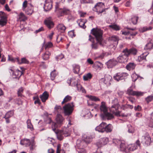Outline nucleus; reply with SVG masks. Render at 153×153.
Listing matches in <instances>:
<instances>
[{
	"label": "nucleus",
	"instance_id": "obj_38",
	"mask_svg": "<svg viewBox=\"0 0 153 153\" xmlns=\"http://www.w3.org/2000/svg\"><path fill=\"white\" fill-rule=\"evenodd\" d=\"M113 127L111 124H109L107 125H105V131L106 132H111L113 129Z\"/></svg>",
	"mask_w": 153,
	"mask_h": 153
},
{
	"label": "nucleus",
	"instance_id": "obj_61",
	"mask_svg": "<svg viewBox=\"0 0 153 153\" xmlns=\"http://www.w3.org/2000/svg\"><path fill=\"white\" fill-rule=\"evenodd\" d=\"M81 2L82 3H91L93 2L92 0H81Z\"/></svg>",
	"mask_w": 153,
	"mask_h": 153
},
{
	"label": "nucleus",
	"instance_id": "obj_23",
	"mask_svg": "<svg viewBox=\"0 0 153 153\" xmlns=\"http://www.w3.org/2000/svg\"><path fill=\"white\" fill-rule=\"evenodd\" d=\"M137 147L135 144H131L128 146L127 153L133 151L137 149Z\"/></svg>",
	"mask_w": 153,
	"mask_h": 153
},
{
	"label": "nucleus",
	"instance_id": "obj_48",
	"mask_svg": "<svg viewBox=\"0 0 153 153\" xmlns=\"http://www.w3.org/2000/svg\"><path fill=\"white\" fill-rule=\"evenodd\" d=\"M58 17L62 16H64L63 9H59L57 11Z\"/></svg>",
	"mask_w": 153,
	"mask_h": 153
},
{
	"label": "nucleus",
	"instance_id": "obj_59",
	"mask_svg": "<svg viewBox=\"0 0 153 153\" xmlns=\"http://www.w3.org/2000/svg\"><path fill=\"white\" fill-rule=\"evenodd\" d=\"M34 100L36 99L34 101V103L36 104H39L40 103V101L39 100V99L38 96L34 97H33Z\"/></svg>",
	"mask_w": 153,
	"mask_h": 153
},
{
	"label": "nucleus",
	"instance_id": "obj_11",
	"mask_svg": "<svg viewBox=\"0 0 153 153\" xmlns=\"http://www.w3.org/2000/svg\"><path fill=\"white\" fill-rule=\"evenodd\" d=\"M123 50L128 57L130 55H136L137 53V50L134 48H132L129 49L126 48Z\"/></svg>",
	"mask_w": 153,
	"mask_h": 153
},
{
	"label": "nucleus",
	"instance_id": "obj_22",
	"mask_svg": "<svg viewBox=\"0 0 153 153\" xmlns=\"http://www.w3.org/2000/svg\"><path fill=\"white\" fill-rule=\"evenodd\" d=\"M117 63V61L114 59H110L106 63L108 68H111L115 66Z\"/></svg>",
	"mask_w": 153,
	"mask_h": 153
},
{
	"label": "nucleus",
	"instance_id": "obj_32",
	"mask_svg": "<svg viewBox=\"0 0 153 153\" xmlns=\"http://www.w3.org/2000/svg\"><path fill=\"white\" fill-rule=\"evenodd\" d=\"M148 53H144L140 56H138L137 60L139 62H140L143 60H146V57Z\"/></svg>",
	"mask_w": 153,
	"mask_h": 153
},
{
	"label": "nucleus",
	"instance_id": "obj_43",
	"mask_svg": "<svg viewBox=\"0 0 153 153\" xmlns=\"http://www.w3.org/2000/svg\"><path fill=\"white\" fill-rule=\"evenodd\" d=\"M78 91H81L82 93L86 94V91L84 88L80 85H78V87L77 88Z\"/></svg>",
	"mask_w": 153,
	"mask_h": 153
},
{
	"label": "nucleus",
	"instance_id": "obj_1",
	"mask_svg": "<svg viewBox=\"0 0 153 153\" xmlns=\"http://www.w3.org/2000/svg\"><path fill=\"white\" fill-rule=\"evenodd\" d=\"M91 33L95 36L97 42L94 40V38L90 35H89L88 40L91 42V46L92 48L97 49L98 48V43H101L102 41V31L100 29L93 28L91 30Z\"/></svg>",
	"mask_w": 153,
	"mask_h": 153
},
{
	"label": "nucleus",
	"instance_id": "obj_42",
	"mask_svg": "<svg viewBox=\"0 0 153 153\" xmlns=\"http://www.w3.org/2000/svg\"><path fill=\"white\" fill-rule=\"evenodd\" d=\"M14 114V111H8L5 114L4 116L5 117L10 118L13 116Z\"/></svg>",
	"mask_w": 153,
	"mask_h": 153
},
{
	"label": "nucleus",
	"instance_id": "obj_62",
	"mask_svg": "<svg viewBox=\"0 0 153 153\" xmlns=\"http://www.w3.org/2000/svg\"><path fill=\"white\" fill-rule=\"evenodd\" d=\"M27 1L26 0H25L23 3L22 9L23 10L26 8L27 7Z\"/></svg>",
	"mask_w": 153,
	"mask_h": 153
},
{
	"label": "nucleus",
	"instance_id": "obj_55",
	"mask_svg": "<svg viewBox=\"0 0 153 153\" xmlns=\"http://www.w3.org/2000/svg\"><path fill=\"white\" fill-rule=\"evenodd\" d=\"M89 97L92 100L94 101H99L100 99L96 97V96H87Z\"/></svg>",
	"mask_w": 153,
	"mask_h": 153
},
{
	"label": "nucleus",
	"instance_id": "obj_47",
	"mask_svg": "<svg viewBox=\"0 0 153 153\" xmlns=\"http://www.w3.org/2000/svg\"><path fill=\"white\" fill-rule=\"evenodd\" d=\"M54 110L55 112L58 113H60L62 109L60 106L56 105L54 108Z\"/></svg>",
	"mask_w": 153,
	"mask_h": 153
},
{
	"label": "nucleus",
	"instance_id": "obj_29",
	"mask_svg": "<svg viewBox=\"0 0 153 153\" xmlns=\"http://www.w3.org/2000/svg\"><path fill=\"white\" fill-rule=\"evenodd\" d=\"M51 53L49 51H46L42 55V58L43 60H46L48 59Z\"/></svg>",
	"mask_w": 153,
	"mask_h": 153
},
{
	"label": "nucleus",
	"instance_id": "obj_30",
	"mask_svg": "<svg viewBox=\"0 0 153 153\" xmlns=\"http://www.w3.org/2000/svg\"><path fill=\"white\" fill-rule=\"evenodd\" d=\"M59 31L61 33H64L66 29V27L62 23L59 24L57 27Z\"/></svg>",
	"mask_w": 153,
	"mask_h": 153
},
{
	"label": "nucleus",
	"instance_id": "obj_20",
	"mask_svg": "<svg viewBox=\"0 0 153 153\" xmlns=\"http://www.w3.org/2000/svg\"><path fill=\"white\" fill-rule=\"evenodd\" d=\"M106 124L105 123L102 122L95 128V130L99 132H104L105 131V125Z\"/></svg>",
	"mask_w": 153,
	"mask_h": 153
},
{
	"label": "nucleus",
	"instance_id": "obj_2",
	"mask_svg": "<svg viewBox=\"0 0 153 153\" xmlns=\"http://www.w3.org/2000/svg\"><path fill=\"white\" fill-rule=\"evenodd\" d=\"M108 9V8H105V4L104 3L99 2L97 3L93 8V10L97 12L98 15H99L104 12H105L106 10Z\"/></svg>",
	"mask_w": 153,
	"mask_h": 153
},
{
	"label": "nucleus",
	"instance_id": "obj_37",
	"mask_svg": "<svg viewBox=\"0 0 153 153\" xmlns=\"http://www.w3.org/2000/svg\"><path fill=\"white\" fill-rule=\"evenodd\" d=\"M100 110L101 111L103 112V114H104L107 112V108L105 105V104L103 102H102V105L100 107Z\"/></svg>",
	"mask_w": 153,
	"mask_h": 153
},
{
	"label": "nucleus",
	"instance_id": "obj_14",
	"mask_svg": "<svg viewBox=\"0 0 153 153\" xmlns=\"http://www.w3.org/2000/svg\"><path fill=\"white\" fill-rule=\"evenodd\" d=\"M109 40L111 43L113 44L114 48L115 49L118 44V38L116 36H113L109 38Z\"/></svg>",
	"mask_w": 153,
	"mask_h": 153
},
{
	"label": "nucleus",
	"instance_id": "obj_21",
	"mask_svg": "<svg viewBox=\"0 0 153 153\" xmlns=\"http://www.w3.org/2000/svg\"><path fill=\"white\" fill-rule=\"evenodd\" d=\"M27 17L22 12L20 13L18 15L17 21L20 22H25L27 20Z\"/></svg>",
	"mask_w": 153,
	"mask_h": 153
},
{
	"label": "nucleus",
	"instance_id": "obj_40",
	"mask_svg": "<svg viewBox=\"0 0 153 153\" xmlns=\"http://www.w3.org/2000/svg\"><path fill=\"white\" fill-rule=\"evenodd\" d=\"M131 78L133 82H135L137 79L142 78V77L137 75L136 73H134L131 75Z\"/></svg>",
	"mask_w": 153,
	"mask_h": 153
},
{
	"label": "nucleus",
	"instance_id": "obj_27",
	"mask_svg": "<svg viewBox=\"0 0 153 153\" xmlns=\"http://www.w3.org/2000/svg\"><path fill=\"white\" fill-rule=\"evenodd\" d=\"M20 143L22 145H25L26 146H28L30 145V142L29 139H24L21 140Z\"/></svg>",
	"mask_w": 153,
	"mask_h": 153
},
{
	"label": "nucleus",
	"instance_id": "obj_16",
	"mask_svg": "<svg viewBox=\"0 0 153 153\" xmlns=\"http://www.w3.org/2000/svg\"><path fill=\"white\" fill-rule=\"evenodd\" d=\"M52 7V3L51 0H46L44 6V8L45 11L50 10Z\"/></svg>",
	"mask_w": 153,
	"mask_h": 153
},
{
	"label": "nucleus",
	"instance_id": "obj_25",
	"mask_svg": "<svg viewBox=\"0 0 153 153\" xmlns=\"http://www.w3.org/2000/svg\"><path fill=\"white\" fill-rule=\"evenodd\" d=\"M56 134L58 139L62 140L63 139L64 135L62 134V130H57L55 132Z\"/></svg>",
	"mask_w": 153,
	"mask_h": 153
},
{
	"label": "nucleus",
	"instance_id": "obj_31",
	"mask_svg": "<svg viewBox=\"0 0 153 153\" xmlns=\"http://www.w3.org/2000/svg\"><path fill=\"white\" fill-rule=\"evenodd\" d=\"M17 61L18 62L19 64H29V61L27 59L25 58L24 57L22 58L21 60H20L18 58H16Z\"/></svg>",
	"mask_w": 153,
	"mask_h": 153
},
{
	"label": "nucleus",
	"instance_id": "obj_18",
	"mask_svg": "<svg viewBox=\"0 0 153 153\" xmlns=\"http://www.w3.org/2000/svg\"><path fill=\"white\" fill-rule=\"evenodd\" d=\"M93 138L90 134H84L83 136V141L87 144H90L92 141Z\"/></svg>",
	"mask_w": 153,
	"mask_h": 153
},
{
	"label": "nucleus",
	"instance_id": "obj_33",
	"mask_svg": "<svg viewBox=\"0 0 153 153\" xmlns=\"http://www.w3.org/2000/svg\"><path fill=\"white\" fill-rule=\"evenodd\" d=\"M22 74L21 71L18 69L16 70L13 73V75L15 76L14 77L15 78H20Z\"/></svg>",
	"mask_w": 153,
	"mask_h": 153
},
{
	"label": "nucleus",
	"instance_id": "obj_28",
	"mask_svg": "<svg viewBox=\"0 0 153 153\" xmlns=\"http://www.w3.org/2000/svg\"><path fill=\"white\" fill-rule=\"evenodd\" d=\"M58 74V71L56 69H54L51 72L50 76L51 79L52 80H54Z\"/></svg>",
	"mask_w": 153,
	"mask_h": 153
},
{
	"label": "nucleus",
	"instance_id": "obj_63",
	"mask_svg": "<svg viewBox=\"0 0 153 153\" xmlns=\"http://www.w3.org/2000/svg\"><path fill=\"white\" fill-rule=\"evenodd\" d=\"M48 96H40V98L42 102H44L48 98Z\"/></svg>",
	"mask_w": 153,
	"mask_h": 153
},
{
	"label": "nucleus",
	"instance_id": "obj_8",
	"mask_svg": "<svg viewBox=\"0 0 153 153\" xmlns=\"http://www.w3.org/2000/svg\"><path fill=\"white\" fill-rule=\"evenodd\" d=\"M144 94V92L133 91L131 87L128 89L126 92L127 94L132 96H141L143 95Z\"/></svg>",
	"mask_w": 153,
	"mask_h": 153
},
{
	"label": "nucleus",
	"instance_id": "obj_58",
	"mask_svg": "<svg viewBox=\"0 0 153 153\" xmlns=\"http://www.w3.org/2000/svg\"><path fill=\"white\" fill-rule=\"evenodd\" d=\"M8 60L11 61L12 62H15L16 61H17L16 58L14 59L12 56L9 55H8Z\"/></svg>",
	"mask_w": 153,
	"mask_h": 153
},
{
	"label": "nucleus",
	"instance_id": "obj_57",
	"mask_svg": "<svg viewBox=\"0 0 153 153\" xmlns=\"http://www.w3.org/2000/svg\"><path fill=\"white\" fill-rule=\"evenodd\" d=\"M68 34L72 38L76 36V35L75 34L74 30H72L69 32Z\"/></svg>",
	"mask_w": 153,
	"mask_h": 153
},
{
	"label": "nucleus",
	"instance_id": "obj_52",
	"mask_svg": "<svg viewBox=\"0 0 153 153\" xmlns=\"http://www.w3.org/2000/svg\"><path fill=\"white\" fill-rule=\"evenodd\" d=\"M24 89L22 87L19 88L17 91L18 96H22L23 93Z\"/></svg>",
	"mask_w": 153,
	"mask_h": 153
},
{
	"label": "nucleus",
	"instance_id": "obj_51",
	"mask_svg": "<svg viewBox=\"0 0 153 153\" xmlns=\"http://www.w3.org/2000/svg\"><path fill=\"white\" fill-rule=\"evenodd\" d=\"M71 99V96H66L62 102V103L63 104L64 103L67 102L70 100Z\"/></svg>",
	"mask_w": 153,
	"mask_h": 153
},
{
	"label": "nucleus",
	"instance_id": "obj_46",
	"mask_svg": "<svg viewBox=\"0 0 153 153\" xmlns=\"http://www.w3.org/2000/svg\"><path fill=\"white\" fill-rule=\"evenodd\" d=\"M102 115L103 117H107L108 119H111L114 117V116L112 114L107 112L104 115L103 114Z\"/></svg>",
	"mask_w": 153,
	"mask_h": 153
},
{
	"label": "nucleus",
	"instance_id": "obj_41",
	"mask_svg": "<svg viewBox=\"0 0 153 153\" xmlns=\"http://www.w3.org/2000/svg\"><path fill=\"white\" fill-rule=\"evenodd\" d=\"M92 76V75L90 73H88L83 76V79L85 81L91 79Z\"/></svg>",
	"mask_w": 153,
	"mask_h": 153
},
{
	"label": "nucleus",
	"instance_id": "obj_19",
	"mask_svg": "<svg viewBox=\"0 0 153 153\" xmlns=\"http://www.w3.org/2000/svg\"><path fill=\"white\" fill-rule=\"evenodd\" d=\"M53 47V43L51 42H48L46 43L45 42H44L42 47L41 48V51H42L43 48L46 51H49V49L52 48Z\"/></svg>",
	"mask_w": 153,
	"mask_h": 153
},
{
	"label": "nucleus",
	"instance_id": "obj_13",
	"mask_svg": "<svg viewBox=\"0 0 153 153\" xmlns=\"http://www.w3.org/2000/svg\"><path fill=\"white\" fill-rule=\"evenodd\" d=\"M109 141L108 138L104 137L101 138L96 143V145L98 148L101 147L102 146L105 145Z\"/></svg>",
	"mask_w": 153,
	"mask_h": 153
},
{
	"label": "nucleus",
	"instance_id": "obj_6",
	"mask_svg": "<svg viewBox=\"0 0 153 153\" xmlns=\"http://www.w3.org/2000/svg\"><path fill=\"white\" fill-rule=\"evenodd\" d=\"M113 142L117 145L118 144L120 143V151L127 152L128 145L126 144L124 142H121L120 140H114Z\"/></svg>",
	"mask_w": 153,
	"mask_h": 153
},
{
	"label": "nucleus",
	"instance_id": "obj_50",
	"mask_svg": "<svg viewBox=\"0 0 153 153\" xmlns=\"http://www.w3.org/2000/svg\"><path fill=\"white\" fill-rule=\"evenodd\" d=\"M27 126L28 128H30L31 131L33 130V127L32 125L30 122L29 120H27Z\"/></svg>",
	"mask_w": 153,
	"mask_h": 153
},
{
	"label": "nucleus",
	"instance_id": "obj_7",
	"mask_svg": "<svg viewBox=\"0 0 153 153\" xmlns=\"http://www.w3.org/2000/svg\"><path fill=\"white\" fill-rule=\"evenodd\" d=\"M122 53L123 54H121L117 57V62H118L120 63H124L127 61L128 59V57L124 50L123 51Z\"/></svg>",
	"mask_w": 153,
	"mask_h": 153
},
{
	"label": "nucleus",
	"instance_id": "obj_54",
	"mask_svg": "<svg viewBox=\"0 0 153 153\" xmlns=\"http://www.w3.org/2000/svg\"><path fill=\"white\" fill-rule=\"evenodd\" d=\"M64 15H69L70 14V10L69 9L66 8H63Z\"/></svg>",
	"mask_w": 153,
	"mask_h": 153
},
{
	"label": "nucleus",
	"instance_id": "obj_4",
	"mask_svg": "<svg viewBox=\"0 0 153 153\" xmlns=\"http://www.w3.org/2000/svg\"><path fill=\"white\" fill-rule=\"evenodd\" d=\"M73 107L74 105L70 103H68L64 106L63 109L65 115L66 116L70 115L74 110Z\"/></svg>",
	"mask_w": 153,
	"mask_h": 153
},
{
	"label": "nucleus",
	"instance_id": "obj_12",
	"mask_svg": "<svg viewBox=\"0 0 153 153\" xmlns=\"http://www.w3.org/2000/svg\"><path fill=\"white\" fill-rule=\"evenodd\" d=\"M151 139L149 135L146 133L142 137L141 143L144 145H149L151 143Z\"/></svg>",
	"mask_w": 153,
	"mask_h": 153
},
{
	"label": "nucleus",
	"instance_id": "obj_3",
	"mask_svg": "<svg viewBox=\"0 0 153 153\" xmlns=\"http://www.w3.org/2000/svg\"><path fill=\"white\" fill-rule=\"evenodd\" d=\"M119 107V105L118 103L112 105L110 108V110L115 115L118 117L122 116L126 117L130 115L129 114H121L120 112L117 111Z\"/></svg>",
	"mask_w": 153,
	"mask_h": 153
},
{
	"label": "nucleus",
	"instance_id": "obj_56",
	"mask_svg": "<svg viewBox=\"0 0 153 153\" xmlns=\"http://www.w3.org/2000/svg\"><path fill=\"white\" fill-rule=\"evenodd\" d=\"M0 19L7 18L6 14L4 12L0 11Z\"/></svg>",
	"mask_w": 153,
	"mask_h": 153
},
{
	"label": "nucleus",
	"instance_id": "obj_39",
	"mask_svg": "<svg viewBox=\"0 0 153 153\" xmlns=\"http://www.w3.org/2000/svg\"><path fill=\"white\" fill-rule=\"evenodd\" d=\"M7 18L0 19V26L3 27L6 25L7 23Z\"/></svg>",
	"mask_w": 153,
	"mask_h": 153
},
{
	"label": "nucleus",
	"instance_id": "obj_49",
	"mask_svg": "<svg viewBox=\"0 0 153 153\" xmlns=\"http://www.w3.org/2000/svg\"><path fill=\"white\" fill-rule=\"evenodd\" d=\"M153 47V44L151 42L147 43L145 46L144 49L146 50L152 49Z\"/></svg>",
	"mask_w": 153,
	"mask_h": 153
},
{
	"label": "nucleus",
	"instance_id": "obj_9",
	"mask_svg": "<svg viewBox=\"0 0 153 153\" xmlns=\"http://www.w3.org/2000/svg\"><path fill=\"white\" fill-rule=\"evenodd\" d=\"M101 80L102 82H103L105 84L108 86H110L111 85L113 80L112 76L108 74L105 75L104 78L101 79Z\"/></svg>",
	"mask_w": 153,
	"mask_h": 153
},
{
	"label": "nucleus",
	"instance_id": "obj_17",
	"mask_svg": "<svg viewBox=\"0 0 153 153\" xmlns=\"http://www.w3.org/2000/svg\"><path fill=\"white\" fill-rule=\"evenodd\" d=\"M67 82L69 85L73 87H76V88L78 87V85L80 84H78L77 81L74 78L68 79L67 80Z\"/></svg>",
	"mask_w": 153,
	"mask_h": 153
},
{
	"label": "nucleus",
	"instance_id": "obj_15",
	"mask_svg": "<svg viewBox=\"0 0 153 153\" xmlns=\"http://www.w3.org/2000/svg\"><path fill=\"white\" fill-rule=\"evenodd\" d=\"M33 7L31 4H28L27 7L23 10L25 11V13L30 16L34 12Z\"/></svg>",
	"mask_w": 153,
	"mask_h": 153
},
{
	"label": "nucleus",
	"instance_id": "obj_45",
	"mask_svg": "<svg viewBox=\"0 0 153 153\" xmlns=\"http://www.w3.org/2000/svg\"><path fill=\"white\" fill-rule=\"evenodd\" d=\"M109 27L115 30H118L120 29V27L116 24L110 25L109 26Z\"/></svg>",
	"mask_w": 153,
	"mask_h": 153
},
{
	"label": "nucleus",
	"instance_id": "obj_5",
	"mask_svg": "<svg viewBox=\"0 0 153 153\" xmlns=\"http://www.w3.org/2000/svg\"><path fill=\"white\" fill-rule=\"evenodd\" d=\"M128 74L126 73H118L113 77L114 79L117 81L125 79L127 78Z\"/></svg>",
	"mask_w": 153,
	"mask_h": 153
},
{
	"label": "nucleus",
	"instance_id": "obj_36",
	"mask_svg": "<svg viewBox=\"0 0 153 153\" xmlns=\"http://www.w3.org/2000/svg\"><path fill=\"white\" fill-rule=\"evenodd\" d=\"M136 66V65L133 62L129 63L126 66V69L129 71L134 69Z\"/></svg>",
	"mask_w": 153,
	"mask_h": 153
},
{
	"label": "nucleus",
	"instance_id": "obj_24",
	"mask_svg": "<svg viewBox=\"0 0 153 153\" xmlns=\"http://www.w3.org/2000/svg\"><path fill=\"white\" fill-rule=\"evenodd\" d=\"M64 119L62 116L60 114H58L56 118V123L59 125H62L63 124Z\"/></svg>",
	"mask_w": 153,
	"mask_h": 153
},
{
	"label": "nucleus",
	"instance_id": "obj_53",
	"mask_svg": "<svg viewBox=\"0 0 153 153\" xmlns=\"http://www.w3.org/2000/svg\"><path fill=\"white\" fill-rule=\"evenodd\" d=\"M129 100L132 103H135L136 102V100L132 96H129L127 97Z\"/></svg>",
	"mask_w": 153,
	"mask_h": 153
},
{
	"label": "nucleus",
	"instance_id": "obj_34",
	"mask_svg": "<svg viewBox=\"0 0 153 153\" xmlns=\"http://www.w3.org/2000/svg\"><path fill=\"white\" fill-rule=\"evenodd\" d=\"M87 20L84 19H81L78 21L79 26L84 29H85L86 27V26L85 25V24Z\"/></svg>",
	"mask_w": 153,
	"mask_h": 153
},
{
	"label": "nucleus",
	"instance_id": "obj_64",
	"mask_svg": "<svg viewBox=\"0 0 153 153\" xmlns=\"http://www.w3.org/2000/svg\"><path fill=\"white\" fill-rule=\"evenodd\" d=\"M124 92L121 90H118L117 93V95L119 96H121L124 94Z\"/></svg>",
	"mask_w": 153,
	"mask_h": 153
},
{
	"label": "nucleus",
	"instance_id": "obj_44",
	"mask_svg": "<svg viewBox=\"0 0 153 153\" xmlns=\"http://www.w3.org/2000/svg\"><path fill=\"white\" fill-rule=\"evenodd\" d=\"M138 17L137 16H133L131 19V20L132 23L134 25H136L137 24L138 19Z\"/></svg>",
	"mask_w": 153,
	"mask_h": 153
},
{
	"label": "nucleus",
	"instance_id": "obj_10",
	"mask_svg": "<svg viewBox=\"0 0 153 153\" xmlns=\"http://www.w3.org/2000/svg\"><path fill=\"white\" fill-rule=\"evenodd\" d=\"M44 24L50 30L53 28L54 25V23L51 17L46 18L44 21Z\"/></svg>",
	"mask_w": 153,
	"mask_h": 153
},
{
	"label": "nucleus",
	"instance_id": "obj_35",
	"mask_svg": "<svg viewBox=\"0 0 153 153\" xmlns=\"http://www.w3.org/2000/svg\"><path fill=\"white\" fill-rule=\"evenodd\" d=\"M152 29V26H145L140 28L139 30L140 32L143 33L147 31L151 30Z\"/></svg>",
	"mask_w": 153,
	"mask_h": 153
},
{
	"label": "nucleus",
	"instance_id": "obj_60",
	"mask_svg": "<svg viewBox=\"0 0 153 153\" xmlns=\"http://www.w3.org/2000/svg\"><path fill=\"white\" fill-rule=\"evenodd\" d=\"M64 57V55L62 54H61L55 57V59L57 61L61 60Z\"/></svg>",
	"mask_w": 153,
	"mask_h": 153
},
{
	"label": "nucleus",
	"instance_id": "obj_26",
	"mask_svg": "<svg viewBox=\"0 0 153 153\" xmlns=\"http://www.w3.org/2000/svg\"><path fill=\"white\" fill-rule=\"evenodd\" d=\"M73 70L74 73L75 74H78L79 73L80 70V66L76 64L72 65Z\"/></svg>",
	"mask_w": 153,
	"mask_h": 153
}]
</instances>
